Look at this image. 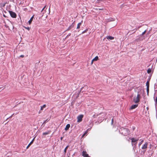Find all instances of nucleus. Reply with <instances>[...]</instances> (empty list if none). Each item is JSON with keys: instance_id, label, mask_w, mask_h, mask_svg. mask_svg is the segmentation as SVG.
<instances>
[{"instance_id": "f03ea898", "label": "nucleus", "mask_w": 157, "mask_h": 157, "mask_svg": "<svg viewBox=\"0 0 157 157\" xmlns=\"http://www.w3.org/2000/svg\"><path fill=\"white\" fill-rule=\"evenodd\" d=\"M140 95L138 94L136 96H134L133 98V101L136 103H138L140 101Z\"/></svg>"}, {"instance_id": "f704fd0d", "label": "nucleus", "mask_w": 157, "mask_h": 157, "mask_svg": "<svg viewBox=\"0 0 157 157\" xmlns=\"http://www.w3.org/2000/svg\"><path fill=\"white\" fill-rule=\"evenodd\" d=\"M63 137H61V138H60L61 140H62V139H63Z\"/></svg>"}, {"instance_id": "dca6fc26", "label": "nucleus", "mask_w": 157, "mask_h": 157, "mask_svg": "<svg viewBox=\"0 0 157 157\" xmlns=\"http://www.w3.org/2000/svg\"><path fill=\"white\" fill-rule=\"evenodd\" d=\"M99 59L98 56H96L93 59V61H97Z\"/></svg>"}, {"instance_id": "473e14b6", "label": "nucleus", "mask_w": 157, "mask_h": 157, "mask_svg": "<svg viewBox=\"0 0 157 157\" xmlns=\"http://www.w3.org/2000/svg\"><path fill=\"white\" fill-rule=\"evenodd\" d=\"M85 135L84 134L82 136V138L84 137Z\"/></svg>"}, {"instance_id": "412c9836", "label": "nucleus", "mask_w": 157, "mask_h": 157, "mask_svg": "<svg viewBox=\"0 0 157 157\" xmlns=\"http://www.w3.org/2000/svg\"><path fill=\"white\" fill-rule=\"evenodd\" d=\"M88 29H86L85 30L83 31L82 33V34H83L86 32L88 31Z\"/></svg>"}, {"instance_id": "c9c22d12", "label": "nucleus", "mask_w": 157, "mask_h": 157, "mask_svg": "<svg viewBox=\"0 0 157 157\" xmlns=\"http://www.w3.org/2000/svg\"><path fill=\"white\" fill-rule=\"evenodd\" d=\"M3 16H4V17H6L4 15Z\"/></svg>"}, {"instance_id": "393cba45", "label": "nucleus", "mask_w": 157, "mask_h": 157, "mask_svg": "<svg viewBox=\"0 0 157 157\" xmlns=\"http://www.w3.org/2000/svg\"><path fill=\"white\" fill-rule=\"evenodd\" d=\"M144 141L143 140H142L139 144V146H140L143 143Z\"/></svg>"}, {"instance_id": "0eeeda50", "label": "nucleus", "mask_w": 157, "mask_h": 157, "mask_svg": "<svg viewBox=\"0 0 157 157\" xmlns=\"http://www.w3.org/2000/svg\"><path fill=\"white\" fill-rule=\"evenodd\" d=\"M82 155L83 156V157H90L88 154L85 151H82Z\"/></svg>"}, {"instance_id": "2eb2a0df", "label": "nucleus", "mask_w": 157, "mask_h": 157, "mask_svg": "<svg viewBox=\"0 0 157 157\" xmlns=\"http://www.w3.org/2000/svg\"><path fill=\"white\" fill-rule=\"evenodd\" d=\"M131 141L132 143L136 142L138 141V139H135L134 138H132L131 139Z\"/></svg>"}, {"instance_id": "a211bd4d", "label": "nucleus", "mask_w": 157, "mask_h": 157, "mask_svg": "<svg viewBox=\"0 0 157 157\" xmlns=\"http://www.w3.org/2000/svg\"><path fill=\"white\" fill-rule=\"evenodd\" d=\"M46 105L45 104H44L43 105V106H42L40 108V110H43L44 108H45L46 107Z\"/></svg>"}, {"instance_id": "7c9ffc66", "label": "nucleus", "mask_w": 157, "mask_h": 157, "mask_svg": "<svg viewBox=\"0 0 157 157\" xmlns=\"http://www.w3.org/2000/svg\"><path fill=\"white\" fill-rule=\"evenodd\" d=\"M71 35V33H69L66 36V37H68L69 36H70Z\"/></svg>"}, {"instance_id": "9b49d317", "label": "nucleus", "mask_w": 157, "mask_h": 157, "mask_svg": "<svg viewBox=\"0 0 157 157\" xmlns=\"http://www.w3.org/2000/svg\"><path fill=\"white\" fill-rule=\"evenodd\" d=\"M147 143L146 142L142 147V149H145L147 148Z\"/></svg>"}, {"instance_id": "6ab92c4d", "label": "nucleus", "mask_w": 157, "mask_h": 157, "mask_svg": "<svg viewBox=\"0 0 157 157\" xmlns=\"http://www.w3.org/2000/svg\"><path fill=\"white\" fill-rule=\"evenodd\" d=\"M95 10H104V9H103V8H95Z\"/></svg>"}, {"instance_id": "ddd939ff", "label": "nucleus", "mask_w": 157, "mask_h": 157, "mask_svg": "<svg viewBox=\"0 0 157 157\" xmlns=\"http://www.w3.org/2000/svg\"><path fill=\"white\" fill-rule=\"evenodd\" d=\"M82 21L81 22L77 24V29H78L80 28V26L82 25Z\"/></svg>"}, {"instance_id": "bb28decb", "label": "nucleus", "mask_w": 157, "mask_h": 157, "mask_svg": "<svg viewBox=\"0 0 157 157\" xmlns=\"http://www.w3.org/2000/svg\"><path fill=\"white\" fill-rule=\"evenodd\" d=\"M46 6L45 5L44 7V8H43V9L41 11V12H42L43 10L45 8V7H46Z\"/></svg>"}, {"instance_id": "c85d7f7f", "label": "nucleus", "mask_w": 157, "mask_h": 157, "mask_svg": "<svg viewBox=\"0 0 157 157\" xmlns=\"http://www.w3.org/2000/svg\"><path fill=\"white\" fill-rule=\"evenodd\" d=\"M111 124L112 125L113 124V118L112 119V121H111Z\"/></svg>"}, {"instance_id": "6e6552de", "label": "nucleus", "mask_w": 157, "mask_h": 157, "mask_svg": "<svg viewBox=\"0 0 157 157\" xmlns=\"http://www.w3.org/2000/svg\"><path fill=\"white\" fill-rule=\"evenodd\" d=\"M146 86H147V91L148 93L149 91V82L148 81H147L146 83Z\"/></svg>"}, {"instance_id": "e433bc0d", "label": "nucleus", "mask_w": 157, "mask_h": 157, "mask_svg": "<svg viewBox=\"0 0 157 157\" xmlns=\"http://www.w3.org/2000/svg\"><path fill=\"white\" fill-rule=\"evenodd\" d=\"M82 88H81V90L82 89Z\"/></svg>"}, {"instance_id": "4be33fe9", "label": "nucleus", "mask_w": 157, "mask_h": 157, "mask_svg": "<svg viewBox=\"0 0 157 157\" xmlns=\"http://www.w3.org/2000/svg\"><path fill=\"white\" fill-rule=\"evenodd\" d=\"M68 147V146H67L64 149V152L66 153V151H67V149Z\"/></svg>"}, {"instance_id": "72a5a7b5", "label": "nucleus", "mask_w": 157, "mask_h": 157, "mask_svg": "<svg viewBox=\"0 0 157 157\" xmlns=\"http://www.w3.org/2000/svg\"><path fill=\"white\" fill-rule=\"evenodd\" d=\"M14 114H13L10 117H11Z\"/></svg>"}, {"instance_id": "20e7f679", "label": "nucleus", "mask_w": 157, "mask_h": 157, "mask_svg": "<svg viewBox=\"0 0 157 157\" xmlns=\"http://www.w3.org/2000/svg\"><path fill=\"white\" fill-rule=\"evenodd\" d=\"M83 117V115H80L77 117V122H80L82 121V118Z\"/></svg>"}, {"instance_id": "b1692460", "label": "nucleus", "mask_w": 157, "mask_h": 157, "mask_svg": "<svg viewBox=\"0 0 157 157\" xmlns=\"http://www.w3.org/2000/svg\"><path fill=\"white\" fill-rule=\"evenodd\" d=\"M49 134V132H44L43 133V135H48V134Z\"/></svg>"}, {"instance_id": "c756f323", "label": "nucleus", "mask_w": 157, "mask_h": 157, "mask_svg": "<svg viewBox=\"0 0 157 157\" xmlns=\"http://www.w3.org/2000/svg\"><path fill=\"white\" fill-rule=\"evenodd\" d=\"M87 132H88V130H86L84 134L85 135H86V134L87 133Z\"/></svg>"}, {"instance_id": "aec40b11", "label": "nucleus", "mask_w": 157, "mask_h": 157, "mask_svg": "<svg viewBox=\"0 0 157 157\" xmlns=\"http://www.w3.org/2000/svg\"><path fill=\"white\" fill-rule=\"evenodd\" d=\"M151 69L150 68H149L147 70V73H148V74H149L151 73Z\"/></svg>"}, {"instance_id": "4468645a", "label": "nucleus", "mask_w": 157, "mask_h": 157, "mask_svg": "<svg viewBox=\"0 0 157 157\" xmlns=\"http://www.w3.org/2000/svg\"><path fill=\"white\" fill-rule=\"evenodd\" d=\"M70 125L69 124H67L66 125V127L65 128V130L66 131L67 130H68V129L70 128Z\"/></svg>"}, {"instance_id": "423d86ee", "label": "nucleus", "mask_w": 157, "mask_h": 157, "mask_svg": "<svg viewBox=\"0 0 157 157\" xmlns=\"http://www.w3.org/2000/svg\"><path fill=\"white\" fill-rule=\"evenodd\" d=\"M75 25V22H74L65 31L66 32L69 31L71 29L73 28L74 27Z\"/></svg>"}, {"instance_id": "2f4dec72", "label": "nucleus", "mask_w": 157, "mask_h": 157, "mask_svg": "<svg viewBox=\"0 0 157 157\" xmlns=\"http://www.w3.org/2000/svg\"><path fill=\"white\" fill-rule=\"evenodd\" d=\"M94 61H93V59L91 61V64L92 65L93 64V62Z\"/></svg>"}, {"instance_id": "f8f14e48", "label": "nucleus", "mask_w": 157, "mask_h": 157, "mask_svg": "<svg viewBox=\"0 0 157 157\" xmlns=\"http://www.w3.org/2000/svg\"><path fill=\"white\" fill-rule=\"evenodd\" d=\"M106 38L108 40H112L114 39V37H113L110 36H107L106 37Z\"/></svg>"}, {"instance_id": "1a4fd4ad", "label": "nucleus", "mask_w": 157, "mask_h": 157, "mask_svg": "<svg viewBox=\"0 0 157 157\" xmlns=\"http://www.w3.org/2000/svg\"><path fill=\"white\" fill-rule=\"evenodd\" d=\"M138 106V104H135V105H132L131 106V107L130 108V109L132 110V109H135Z\"/></svg>"}, {"instance_id": "9d476101", "label": "nucleus", "mask_w": 157, "mask_h": 157, "mask_svg": "<svg viewBox=\"0 0 157 157\" xmlns=\"http://www.w3.org/2000/svg\"><path fill=\"white\" fill-rule=\"evenodd\" d=\"M35 137L33 139L32 141L29 143L28 145L26 147V149H27L29 148V147L33 143L34 140L35 139Z\"/></svg>"}, {"instance_id": "39448f33", "label": "nucleus", "mask_w": 157, "mask_h": 157, "mask_svg": "<svg viewBox=\"0 0 157 157\" xmlns=\"http://www.w3.org/2000/svg\"><path fill=\"white\" fill-rule=\"evenodd\" d=\"M9 13L10 14L11 16L13 18H16L17 17V15L16 13L13 12L12 11H9Z\"/></svg>"}, {"instance_id": "a878e982", "label": "nucleus", "mask_w": 157, "mask_h": 157, "mask_svg": "<svg viewBox=\"0 0 157 157\" xmlns=\"http://www.w3.org/2000/svg\"><path fill=\"white\" fill-rule=\"evenodd\" d=\"M24 27L25 29H27V30H29V29H30V28L29 27Z\"/></svg>"}, {"instance_id": "7ed1b4c3", "label": "nucleus", "mask_w": 157, "mask_h": 157, "mask_svg": "<svg viewBox=\"0 0 157 157\" xmlns=\"http://www.w3.org/2000/svg\"><path fill=\"white\" fill-rule=\"evenodd\" d=\"M138 38H136L135 40V41L137 42H138L140 41L143 40L144 39V37L143 36H142L141 35H139L138 36Z\"/></svg>"}, {"instance_id": "4c0bfd02", "label": "nucleus", "mask_w": 157, "mask_h": 157, "mask_svg": "<svg viewBox=\"0 0 157 157\" xmlns=\"http://www.w3.org/2000/svg\"><path fill=\"white\" fill-rule=\"evenodd\" d=\"M68 157H69V156H68Z\"/></svg>"}, {"instance_id": "f257e3e1", "label": "nucleus", "mask_w": 157, "mask_h": 157, "mask_svg": "<svg viewBox=\"0 0 157 157\" xmlns=\"http://www.w3.org/2000/svg\"><path fill=\"white\" fill-rule=\"evenodd\" d=\"M121 132L122 134L124 136H127L130 134V131L128 128H121Z\"/></svg>"}, {"instance_id": "5701e85b", "label": "nucleus", "mask_w": 157, "mask_h": 157, "mask_svg": "<svg viewBox=\"0 0 157 157\" xmlns=\"http://www.w3.org/2000/svg\"><path fill=\"white\" fill-rule=\"evenodd\" d=\"M146 32V30H145L141 34H140V35H141L142 36H143V35Z\"/></svg>"}, {"instance_id": "f3484780", "label": "nucleus", "mask_w": 157, "mask_h": 157, "mask_svg": "<svg viewBox=\"0 0 157 157\" xmlns=\"http://www.w3.org/2000/svg\"><path fill=\"white\" fill-rule=\"evenodd\" d=\"M33 16L30 19V20L29 21V24H30L31 23L32 21L33 20Z\"/></svg>"}, {"instance_id": "cd10ccee", "label": "nucleus", "mask_w": 157, "mask_h": 157, "mask_svg": "<svg viewBox=\"0 0 157 157\" xmlns=\"http://www.w3.org/2000/svg\"><path fill=\"white\" fill-rule=\"evenodd\" d=\"M24 57V56L23 55H21L20 56H19L20 57H21V58H22Z\"/></svg>"}]
</instances>
